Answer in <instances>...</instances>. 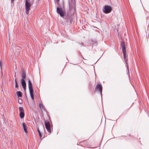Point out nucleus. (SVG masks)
<instances>
[{
  "label": "nucleus",
  "instance_id": "1",
  "mask_svg": "<svg viewBox=\"0 0 149 149\" xmlns=\"http://www.w3.org/2000/svg\"><path fill=\"white\" fill-rule=\"evenodd\" d=\"M62 5L63 8L61 7L60 6L56 8L57 13L61 17L63 18L66 22H69L70 24L72 23L73 18L74 14L70 15L69 13H66L64 9V2H62Z\"/></svg>",
  "mask_w": 149,
  "mask_h": 149
},
{
  "label": "nucleus",
  "instance_id": "2",
  "mask_svg": "<svg viewBox=\"0 0 149 149\" xmlns=\"http://www.w3.org/2000/svg\"><path fill=\"white\" fill-rule=\"evenodd\" d=\"M112 10V7L109 5H105L103 9V12L105 14H108L110 13Z\"/></svg>",
  "mask_w": 149,
  "mask_h": 149
},
{
  "label": "nucleus",
  "instance_id": "3",
  "mask_svg": "<svg viewBox=\"0 0 149 149\" xmlns=\"http://www.w3.org/2000/svg\"><path fill=\"white\" fill-rule=\"evenodd\" d=\"M48 116L49 117V119L45 121V128H46L47 130L50 133L51 132V128L50 126L49 121L51 122V121L50 118L49 116Z\"/></svg>",
  "mask_w": 149,
  "mask_h": 149
},
{
  "label": "nucleus",
  "instance_id": "4",
  "mask_svg": "<svg viewBox=\"0 0 149 149\" xmlns=\"http://www.w3.org/2000/svg\"><path fill=\"white\" fill-rule=\"evenodd\" d=\"M95 90L99 91L100 93L101 97H102V86L101 84H98L96 85L95 88Z\"/></svg>",
  "mask_w": 149,
  "mask_h": 149
},
{
  "label": "nucleus",
  "instance_id": "5",
  "mask_svg": "<svg viewBox=\"0 0 149 149\" xmlns=\"http://www.w3.org/2000/svg\"><path fill=\"white\" fill-rule=\"evenodd\" d=\"M123 57H124V58L125 59V66L126 67H127V70H128V72H129V71L128 65L127 63V59H126V58L127 57V54L126 52H123Z\"/></svg>",
  "mask_w": 149,
  "mask_h": 149
},
{
  "label": "nucleus",
  "instance_id": "6",
  "mask_svg": "<svg viewBox=\"0 0 149 149\" xmlns=\"http://www.w3.org/2000/svg\"><path fill=\"white\" fill-rule=\"evenodd\" d=\"M26 74L25 72L23 69L22 70V74L21 75V82H26L25 81V78L26 77Z\"/></svg>",
  "mask_w": 149,
  "mask_h": 149
},
{
  "label": "nucleus",
  "instance_id": "7",
  "mask_svg": "<svg viewBox=\"0 0 149 149\" xmlns=\"http://www.w3.org/2000/svg\"><path fill=\"white\" fill-rule=\"evenodd\" d=\"M31 6V3L28 0H26L25 3V9H30Z\"/></svg>",
  "mask_w": 149,
  "mask_h": 149
},
{
  "label": "nucleus",
  "instance_id": "8",
  "mask_svg": "<svg viewBox=\"0 0 149 149\" xmlns=\"http://www.w3.org/2000/svg\"><path fill=\"white\" fill-rule=\"evenodd\" d=\"M121 46L122 47V51L123 52H126V48L125 47V43L124 42H122L121 43Z\"/></svg>",
  "mask_w": 149,
  "mask_h": 149
},
{
  "label": "nucleus",
  "instance_id": "9",
  "mask_svg": "<svg viewBox=\"0 0 149 149\" xmlns=\"http://www.w3.org/2000/svg\"><path fill=\"white\" fill-rule=\"evenodd\" d=\"M22 127L25 133H28L27 129L26 123L24 122L22 123Z\"/></svg>",
  "mask_w": 149,
  "mask_h": 149
},
{
  "label": "nucleus",
  "instance_id": "10",
  "mask_svg": "<svg viewBox=\"0 0 149 149\" xmlns=\"http://www.w3.org/2000/svg\"><path fill=\"white\" fill-rule=\"evenodd\" d=\"M36 129H37V132L39 134V136L40 137V139H42V133L40 132V131L39 130V127H37Z\"/></svg>",
  "mask_w": 149,
  "mask_h": 149
},
{
  "label": "nucleus",
  "instance_id": "11",
  "mask_svg": "<svg viewBox=\"0 0 149 149\" xmlns=\"http://www.w3.org/2000/svg\"><path fill=\"white\" fill-rule=\"evenodd\" d=\"M21 84L22 85L24 90L25 91L26 89V82H21Z\"/></svg>",
  "mask_w": 149,
  "mask_h": 149
},
{
  "label": "nucleus",
  "instance_id": "12",
  "mask_svg": "<svg viewBox=\"0 0 149 149\" xmlns=\"http://www.w3.org/2000/svg\"><path fill=\"white\" fill-rule=\"evenodd\" d=\"M16 94H17L18 98L19 97H22V93L20 91H17V92Z\"/></svg>",
  "mask_w": 149,
  "mask_h": 149
},
{
  "label": "nucleus",
  "instance_id": "13",
  "mask_svg": "<svg viewBox=\"0 0 149 149\" xmlns=\"http://www.w3.org/2000/svg\"><path fill=\"white\" fill-rule=\"evenodd\" d=\"M28 86L29 88L33 87L32 83L29 79L28 80Z\"/></svg>",
  "mask_w": 149,
  "mask_h": 149
},
{
  "label": "nucleus",
  "instance_id": "14",
  "mask_svg": "<svg viewBox=\"0 0 149 149\" xmlns=\"http://www.w3.org/2000/svg\"><path fill=\"white\" fill-rule=\"evenodd\" d=\"M25 114L24 112L19 113V117L21 118H24V116Z\"/></svg>",
  "mask_w": 149,
  "mask_h": 149
},
{
  "label": "nucleus",
  "instance_id": "15",
  "mask_svg": "<svg viewBox=\"0 0 149 149\" xmlns=\"http://www.w3.org/2000/svg\"><path fill=\"white\" fill-rule=\"evenodd\" d=\"M92 43L95 46H97V41L96 40H92Z\"/></svg>",
  "mask_w": 149,
  "mask_h": 149
},
{
  "label": "nucleus",
  "instance_id": "16",
  "mask_svg": "<svg viewBox=\"0 0 149 149\" xmlns=\"http://www.w3.org/2000/svg\"><path fill=\"white\" fill-rule=\"evenodd\" d=\"M30 94H33V89L32 87L29 88Z\"/></svg>",
  "mask_w": 149,
  "mask_h": 149
},
{
  "label": "nucleus",
  "instance_id": "17",
  "mask_svg": "<svg viewBox=\"0 0 149 149\" xmlns=\"http://www.w3.org/2000/svg\"><path fill=\"white\" fill-rule=\"evenodd\" d=\"M19 113L24 112V109L22 107H19Z\"/></svg>",
  "mask_w": 149,
  "mask_h": 149
},
{
  "label": "nucleus",
  "instance_id": "18",
  "mask_svg": "<svg viewBox=\"0 0 149 149\" xmlns=\"http://www.w3.org/2000/svg\"><path fill=\"white\" fill-rule=\"evenodd\" d=\"M31 99L33 100H34V97L33 95V94H30ZM33 102H34V100H33Z\"/></svg>",
  "mask_w": 149,
  "mask_h": 149
},
{
  "label": "nucleus",
  "instance_id": "19",
  "mask_svg": "<svg viewBox=\"0 0 149 149\" xmlns=\"http://www.w3.org/2000/svg\"><path fill=\"white\" fill-rule=\"evenodd\" d=\"M26 11V13L27 15H28L29 14V11L30 10V9H25Z\"/></svg>",
  "mask_w": 149,
  "mask_h": 149
},
{
  "label": "nucleus",
  "instance_id": "20",
  "mask_svg": "<svg viewBox=\"0 0 149 149\" xmlns=\"http://www.w3.org/2000/svg\"><path fill=\"white\" fill-rule=\"evenodd\" d=\"M18 102L20 104H21L22 103V99H19L18 100Z\"/></svg>",
  "mask_w": 149,
  "mask_h": 149
},
{
  "label": "nucleus",
  "instance_id": "21",
  "mask_svg": "<svg viewBox=\"0 0 149 149\" xmlns=\"http://www.w3.org/2000/svg\"><path fill=\"white\" fill-rule=\"evenodd\" d=\"M43 105L42 104V103H39V107L41 109V108H42V107H43Z\"/></svg>",
  "mask_w": 149,
  "mask_h": 149
},
{
  "label": "nucleus",
  "instance_id": "22",
  "mask_svg": "<svg viewBox=\"0 0 149 149\" xmlns=\"http://www.w3.org/2000/svg\"><path fill=\"white\" fill-rule=\"evenodd\" d=\"M15 85V88H17L18 89V87H19V85L17 83H16Z\"/></svg>",
  "mask_w": 149,
  "mask_h": 149
},
{
  "label": "nucleus",
  "instance_id": "23",
  "mask_svg": "<svg viewBox=\"0 0 149 149\" xmlns=\"http://www.w3.org/2000/svg\"><path fill=\"white\" fill-rule=\"evenodd\" d=\"M68 4H69V7L70 8L72 6V3H71L70 1H69Z\"/></svg>",
  "mask_w": 149,
  "mask_h": 149
},
{
  "label": "nucleus",
  "instance_id": "24",
  "mask_svg": "<svg viewBox=\"0 0 149 149\" xmlns=\"http://www.w3.org/2000/svg\"><path fill=\"white\" fill-rule=\"evenodd\" d=\"M71 2H72V4L73 5H74V2H75V0H70Z\"/></svg>",
  "mask_w": 149,
  "mask_h": 149
},
{
  "label": "nucleus",
  "instance_id": "25",
  "mask_svg": "<svg viewBox=\"0 0 149 149\" xmlns=\"http://www.w3.org/2000/svg\"><path fill=\"white\" fill-rule=\"evenodd\" d=\"M146 20H147V22H149V16H147L146 18Z\"/></svg>",
  "mask_w": 149,
  "mask_h": 149
},
{
  "label": "nucleus",
  "instance_id": "26",
  "mask_svg": "<svg viewBox=\"0 0 149 149\" xmlns=\"http://www.w3.org/2000/svg\"><path fill=\"white\" fill-rule=\"evenodd\" d=\"M42 109H43L44 111H45L46 112H47V111L46 110L44 106H43V107H42Z\"/></svg>",
  "mask_w": 149,
  "mask_h": 149
},
{
  "label": "nucleus",
  "instance_id": "27",
  "mask_svg": "<svg viewBox=\"0 0 149 149\" xmlns=\"http://www.w3.org/2000/svg\"><path fill=\"white\" fill-rule=\"evenodd\" d=\"M42 109H43L44 111H45L46 112H47V111L46 110L44 106H43V107H42Z\"/></svg>",
  "mask_w": 149,
  "mask_h": 149
},
{
  "label": "nucleus",
  "instance_id": "28",
  "mask_svg": "<svg viewBox=\"0 0 149 149\" xmlns=\"http://www.w3.org/2000/svg\"><path fill=\"white\" fill-rule=\"evenodd\" d=\"M42 109H43L44 111H45L46 112H47V111L46 110L44 106H43V107H42Z\"/></svg>",
  "mask_w": 149,
  "mask_h": 149
},
{
  "label": "nucleus",
  "instance_id": "29",
  "mask_svg": "<svg viewBox=\"0 0 149 149\" xmlns=\"http://www.w3.org/2000/svg\"><path fill=\"white\" fill-rule=\"evenodd\" d=\"M2 63L1 62V61L0 62V67L1 68V70H2Z\"/></svg>",
  "mask_w": 149,
  "mask_h": 149
},
{
  "label": "nucleus",
  "instance_id": "30",
  "mask_svg": "<svg viewBox=\"0 0 149 149\" xmlns=\"http://www.w3.org/2000/svg\"><path fill=\"white\" fill-rule=\"evenodd\" d=\"M80 45H83L84 43L83 42H81L80 43H79Z\"/></svg>",
  "mask_w": 149,
  "mask_h": 149
},
{
  "label": "nucleus",
  "instance_id": "31",
  "mask_svg": "<svg viewBox=\"0 0 149 149\" xmlns=\"http://www.w3.org/2000/svg\"><path fill=\"white\" fill-rule=\"evenodd\" d=\"M59 1H60V0H58V1L56 0V4H58Z\"/></svg>",
  "mask_w": 149,
  "mask_h": 149
},
{
  "label": "nucleus",
  "instance_id": "32",
  "mask_svg": "<svg viewBox=\"0 0 149 149\" xmlns=\"http://www.w3.org/2000/svg\"><path fill=\"white\" fill-rule=\"evenodd\" d=\"M15 84L16 83H17V79H16V78H15Z\"/></svg>",
  "mask_w": 149,
  "mask_h": 149
},
{
  "label": "nucleus",
  "instance_id": "33",
  "mask_svg": "<svg viewBox=\"0 0 149 149\" xmlns=\"http://www.w3.org/2000/svg\"><path fill=\"white\" fill-rule=\"evenodd\" d=\"M80 143H77V145H79V144Z\"/></svg>",
  "mask_w": 149,
  "mask_h": 149
},
{
  "label": "nucleus",
  "instance_id": "34",
  "mask_svg": "<svg viewBox=\"0 0 149 149\" xmlns=\"http://www.w3.org/2000/svg\"><path fill=\"white\" fill-rule=\"evenodd\" d=\"M42 127H43V129L44 130H45V128H44V126H43Z\"/></svg>",
  "mask_w": 149,
  "mask_h": 149
},
{
  "label": "nucleus",
  "instance_id": "35",
  "mask_svg": "<svg viewBox=\"0 0 149 149\" xmlns=\"http://www.w3.org/2000/svg\"><path fill=\"white\" fill-rule=\"evenodd\" d=\"M16 72H15V77H16Z\"/></svg>",
  "mask_w": 149,
  "mask_h": 149
},
{
  "label": "nucleus",
  "instance_id": "36",
  "mask_svg": "<svg viewBox=\"0 0 149 149\" xmlns=\"http://www.w3.org/2000/svg\"><path fill=\"white\" fill-rule=\"evenodd\" d=\"M12 1H13L14 0H11Z\"/></svg>",
  "mask_w": 149,
  "mask_h": 149
},
{
  "label": "nucleus",
  "instance_id": "37",
  "mask_svg": "<svg viewBox=\"0 0 149 149\" xmlns=\"http://www.w3.org/2000/svg\"><path fill=\"white\" fill-rule=\"evenodd\" d=\"M95 28H97V27H95Z\"/></svg>",
  "mask_w": 149,
  "mask_h": 149
},
{
  "label": "nucleus",
  "instance_id": "38",
  "mask_svg": "<svg viewBox=\"0 0 149 149\" xmlns=\"http://www.w3.org/2000/svg\"><path fill=\"white\" fill-rule=\"evenodd\" d=\"M58 0H57V1H58Z\"/></svg>",
  "mask_w": 149,
  "mask_h": 149
}]
</instances>
